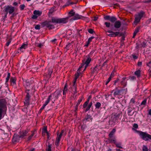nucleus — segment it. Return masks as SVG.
Returning <instances> with one entry per match:
<instances>
[{"mask_svg":"<svg viewBox=\"0 0 151 151\" xmlns=\"http://www.w3.org/2000/svg\"><path fill=\"white\" fill-rule=\"evenodd\" d=\"M147 66L150 67H151V61H150L148 64H147Z\"/></svg>","mask_w":151,"mask_h":151,"instance_id":"64","label":"nucleus"},{"mask_svg":"<svg viewBox=\"0 0 151 151\" xmlns=\"http://www.w3.org/2000/svg\"><path fill=\"white\" fill-rule=\"evenodd\" d=\"M115 132V129H113L109 135V137H114V136H113V135L114 134Z\"/></svg>","mask_w":151,"mask_h":151,"instance_id":"24","label":"nucleus"},{"mask_svg":"<svg viewBox=\"0 0 151 151\" xmlns=\"http://www.w3.org/2000/svg\"><path fill=\"white\" fill-rule=\"evenodd\" d=\"M66 132H65L64 130H62L60 134H59V133L57 134V138L60 139L62 136L63 135L65 136L66 135Z\"/></svg>","mask_w":151,"mask_h":151,"instance_id":"13","label":"nucleus"},{"mask_svg":"<svg viewBox=\"0 0 151 151\" xmlns=\"http://www.w3.org/2000/svg\"><path fill=\"white\" fill-rule=\"evenodd\" d=\"M91 60V58L89 57H88L86 61H83V62L85 64V69H84L83 71H84L85 70L86 68L88 67V64L90 63V62Z\"/></svg>","mask_w":151,"mask_h":151,"instance_id":"9","label":"nucleus"},{"mask_svg":"<svg viewBox=\"0 0 151 151\" xmlns=\"http://www.w3.org/2000/svg\"><path fill=\"white\" fill-rule=\"evenodd\" d=\"M82 17V16H81L80 15L77 14H75L73 16V17L71 19L73 20H75L81 19Z\"/></svg>","mask_w":151,"mask_h":151,"instance_id":"19","label":"nucleus"},{"mask_svg":"<svg viewBox=\"0 0 151 151\" xmlns=\"http://www.w3.org/2000/svg\"><path fill=\"white\" fill-rule=\"evenodd\" d=\"M133 127L136 129H137L138 128V125L137 124L134 123L133 125Z\"/></svg>","mask_w":151,"mask_h":151,"instance_id":"58","label":"nucleus"},{"mask_svg":"<svg viewBox=\"0 0 151 151\" xmlns=\"http://www.w3.org/2000/svg\"><path fill=\"white\" fill-rule=\"evenodd\" d=\"M67 87H68L67 83H66L65 84L63 91H66L67 92V91L68 90Z\"/></svg>","mask_w":151,"mask_h":151,"instance_id":"47","label":"nucleus"},{"mask_svg":"<svg viewBox=\"0 0 151 151\" xmlns=\"http://www.w3.org/2000/svg\"><path fill=\"white\" fill-rule=\"evenodd\" d=\"M127 91V90L125 89L118 90L116 89L114 92L113 94L115 96L117 95H122L123 94H126Z\"/></svg>","mask_w":151,"mask_h":151,"instance_id":"7","label":"nucleus"},{"mask_svg":"<svg viewBox=\"0 0 151 151\" xmlns=\"http://www.w3.org/2000/svg\"><path fill=\"white\" fill-rule=\"evenodd\" d=\"M108 140L110 143H113L115 144L116 142V137L115 136L112 137H109L108 139Z\"/></svg>","mask_w":151,"mask_h":151,"instance_id":"15","label":"nucleus"},{"mask_svg":"<svg viewBox=\"0 0 151 151\" xmlns=\"http://www.w3.org/2000/svg\"><path fill=\"white\" fill-rule=\"evenodd\" d=\"M92 119V117L90 115H88L85 118L84 120H86L87 121H89L90 120Z\"/></svg>","mask_w":151,"mask_h":151,"instance_id":"29","label":"nucleus"},{"mask_svg":"<svg viewBox=\"0 0 151 151\" xmlns=\"http://www.w3.org/2000/svg\"><path fill=\"white\" fill-rule=\"evenodd\" d=\"M60 140V139L56 138L55 142V145L56 146H58Z\"/></svg>","mask_w":151,"mask_h":151,"instance_id":"39","label":"nucleus"},{"mask_svg":"<svg viewBox=\"0 0 151 151\" xmlns=\"http://www.w3.org/2000/svg\"><path fill=\"white\" fill-rule=\"evenodd\" d=\"M42 14V12L40 11L35 10L33 12V14L36 15L38 17L40 16Z\"/></svg>","mask_w":151,"mask_h":151,"instance_id":"23","label":"nucleus"},{"mask_svg":"<svg viewBox=\"0 0 151 151\" xmlns=\"http://www.w3.org/2000/svg\"><path fill=\"white\" fill-rule=\"evenodd\" d=\"M38 17L36 15L34 14V15L32 16V18L33 19H36Z\"/></svg>","mask_w":151,"mask_h":151,"instance_id":"55","label":"nucleus"},{"mask_svg":"<svg viewBox=\"0 0 151 151\" xmlns=\"http://www.w3.org/2000/svg\"><path fill=\"white\" fill-rule=\"evenodd\" d=\"M28 133V131L27 130H25L22 131L20 133V137L22 138L24 137L25 136L27 135Z\"/></svg>","mask_w":151,"mask_h":151,"instance_id":"18","label":"nucleus"},{"mask_svg":"<svg viewBox=\"0 0 151 151\" xmlns=\"http://www.w3.org/2000/svg\"><path fill=\"white\" fill-rule=\"evenodd\" d=\"M53 72L52 70V69L50 68L48 69V74L50 76V77L52 73Z\"/></svg>","mask_w":151,"mask_h":151,"instance_id":"42","label":"nucleus"},{"mask_svg":"<svg viewBox=\"0 0 151 151\" xmlns=\"http://www.w3.org/2000/svg\"><path fill=\"white\" fill-rule=\"evenodd\" d=\"M10 76V74L9 73H8L7 76L6 78V84L8 81Z\"/></svg>","mask_w":151,"mask_h":151,"instance_id":"35","label":"nucleus"},{"mask_svg":"<svg viewBox=\"0 0 151 151\" xmlns=\"http://www.w3.org/2000/svg\"><path fill=\"white\" fill-rule=\"evenodd\" d=\"M51 21L52 23L55 24H59V18L52 17V18Z\"/></svg>","mask_w":151,"mask_h":151,"instance_id":"17","label":"nucleus"},{"mask_svg":"<svg viewBox=\"0 0 151 151\" xmlns=\"http://www.w3.org/2000/svg\"><path fill=\"white\" fill-rule=\"evenodd\" d=\"M101 105V104L99 102H97L95 104V106L96 109H99Z\"/></svg>","mask_w":151,"mask_h":151,"instance_id":"30","label":"nucleus"},{"mask_svg":"<svg viewBox=\"0 0 151 151\" xmlns=\"http://www.w3.org/2000/svg\"><path fill=\"white\" fill-rule=\"evenodd\" d=\"M147 101V99H145L144 100H143L141 103L140 104L141 105H144L145 106L146 103Z\"/></svg>","mask_w":151,"mask_h":151,"instance_id":"34","label":"nucleus"},{"mask_svg":"<svg viewBox=\"0 0 151 151\" xmlns=\"http://www.w3.org/2000/svg\"><path fill=\"white\" fill-rule=\"evenodd\" d=\"M79 72H77L76 74H75V80L73 81V87L75 89H76V87L75 86V83L76 82V80L79 77Z\"/></svg>","mask_w":151,"mask_h":151,"instance_id":"16","label":"nucleus"},{"mask_svg":"<svg viewBox=\"0 0 151 151\" xmlns=\"http://www.w3.org/2000/svg\"><path fill=\"white\" fill-rule=\"evenodd\" d=\"M142 47H145L146 46V43L145 42H143L141 44Z\"/></svg>","mask_w":151,"mask_h":151,"instance_id":"57","label":"nucleus"},{"mask_svg":"<svg viewBox=\"0 0 151 151\" xmlns=\"http://www.w3.org/2000/svg\"><path fill=\"white\" fill-rule=\"evenodd\" d=\"M121 25V22L119 20L116 21L114 23V26L116 29L119 28Z\"/></svg>","mask_w":151,"mask_h":151,"instance_id":"11","label":"nucleus"},{"mask_svg":"<svg viewBox=\"0 0 151 151\" xmlns=\"http://www.w3.org/2000/svg\"><path fill=\"white\" fill-rule=\"evenodd\" d=\"M98 69L97 68V66H95L93 69V73H98Z\"/></svg>","mask_w":151,"mask_h":151,"instance_id":"38","label":"nucleus"},{"mask_svg":"<svg viewBox=\"0 0 151 151\" xmlns=\"http://www.w3.org/2000/svg\"><path fill=\"white\" fill-rule=\"evenodd\" d=\"M52 144L49 143L46 149V151H52Z\"/></svg>","mask_w":151,"mask_h":151,"instance_id":"27","label":"nucleus"},{"mask_svg":"<svg viewBox=\"0 0 151 151\" xmlns=\"http://www.w3.org/2000/svg\"><path fill=\"white\" fill-rule=\"evenodd\" d=\"M4 8L3 12L6 13V14H12L13 16L14 15V12L15 10V8L14 6L8 5L5 6Z\"/></svg>","mask_w":151,"mask_h":151,"instance_id":"3","label":"nucleus"},{"mask_svg":"<svg viewBox=\"0 0 151 151\" xmlns=\"http://www.w3.org/2000/svg\"><path fill=\"white\" fill-rule=\"evenodd\" d=\"M91 98V95L89 96L88 97V98L86 101L89 103V102Z\"/></svg>","mask_w":151,"mask_h":151,"instance_id":"62","label":"nucleus"},{"mask_svg":"<svg viewBox=\"0 0 151 151\" xmlns=\"http://www.w3.org/2000/svg\"><path fill=\"white\" fill-rule=\"evenodd\" d=\"M29 99H26L25 102V104H26V105H27L29 104Z\"/></svg>","mask_w":151,"mask_h":151,"instance_id":"60","label":"nucleus"},{"mask_svg":"<svg viewBox=\"0 0 151 151\" xmlns=\"http://www.w3.org/2000/svg\"><path fill=\"white\" fill-rule=\"evenodd\" d=\"M13 5L15 6H18V4L16 2H14L13 4Z\"/></svg>","mask_w":151,"mask_h":151,"instance_id":"63","label":"nucleus"},{"mask_svg":"<svg viewBox=\"0 0 151 151\" xmlns=\"http://www.w3.org/2000/svg\"><path fill=\"white\" fill-rule=\"evenodd\" d=\"M29 91V89H27L26 91H27V94L26 96V99H29L30 96H29V93H28V92Z\"/></svg>","mask_w":151,"mask_h":151,"instance_id":"41","label":"nucleus"},{"mask_svg":"<svg viewBox=\"0 0 151 151\" xmlns=\"http://www.w3.org/2000/svg\"><path fill=\"white\" fill-rule=\"evenodd\" d=\"M23 84L24 86L27 88H29L30 85V83L29 80H26L23 81Z\"/></svg>","mask_w":151,"mask_h":151,"instance_id":"14","label":"nucleus"},{"mask_svg":"<svg viewBox=\"0 0 151 151\" xmlns=\"http://www.w3.org/2000/svg\"><path fill=\"white\" fill-rule=\"evenodd\" d=\"M130 102L132 104H134L135 102V99L134 98H132L131 99L130 101Z\"/></svg>","mask_w":151,"mask_h":151,"instance_id":"61","label":"nucleus"},{"mask_svg":"<svg viewBox=\"0 0 151 151\" xmlns=\"http://www.w3.org/2000/svg\"><path fill=\"white\" fill-rule=\"evenodd\" d=\"M126 77H123L122 78V80L121 82V84L124 86H125L127 85V80H126Z\"/></svg>","mask_w":151,"mask_h":151,"instance_id":"21","label":"nucleus"},{"mask_svg":"<svg viewBox=\"0 0 151 151\" xmlns=\"http://www.w3.org/2000/svg\"><path fill=\"white\" fill-rule=\"evenodd\" d=\"M132 56L134 59H136L138 58V56L134 55H132Z\"/></svg>","mask_w":151,"mask_h":151,"instance_id":"56","label":"nucleus"},{"mask_svg":"<svg viewBox=\"0 0 151 151\" xmlns=\"http://www.w3.org/2000/svg\"><path fill=\"white\" fill-rule=\"evenodd\" d=\"M88 31L89 33L91 34H93V33L95 32L92 29H88Z\"/></svg>","mask_w":151,"mask_h":151,"instance_id":"45","label":"nucleus"},{"mask_svg":"<svg viewBox=\"0 0 151 151\" xmlns=\"http://www.w3.org/2000/svg\"><path fill=\"white\" fill-rule=\"evenodd\" d=\"M112 30H108L106 32V34L107 35L110 37H114L117 36L120 37L122 35V34L120 32H114L113 31H116L115 29H112Z\"/></svg>","mask_w":151,"mask_h":151,"instance_id":"4","label":"nucleus"},{"mask_svg":"<svg viewBox=\"0 0 151 151\" xmlns=\"http://www.w3.org/2000/svg\"><path fill=\"white\" fill-rule=\"evenodd\" d=\"M131 111H132V110H128L127 113H128L129 115L130 116H132L133 114L134 113V112H133V113L132 114H130V113Z\"/></svg>","mask_w":151,"mask_h":151,"instance_id":"54","label":"nucleus"},{"mask_svg":"<svg viewBox=\"0 0 151 151\" xmlns=\"http://www.w3.org/2000/svg\"><path fill=\"white\" fill-rule=\"evenodd\" d=\"M69 14L70 15V17L73 16L75 14V12H73V10H71L69 12Z\"/></svg>","mask_w":151,"mask_h":151,"instance_id":"36","label":"nucleus"},{"mask_svg":"<svg viewBox=\"0 0 151 151\" xmlns=\"http://www.w3.org/2000/svg\"><path fill=\"white\" fill-rule=\"evenodd\" d=\"M35 29H36L39 30L40 29V26L39 24L37 25L35 27Z\"/></svg>","mask_w":151,"mask_h":151,"instance_id":"52","label":"nucleus"},{"mask_svg":"<svg viewBox=\"0 0 151 151\" xmlns=\"http://www.w3.org/2000/svg\"><path fill=\"white\" fill-rule=\"evenodd\" d=\"M27 47V45L26 44H23L19 48V50L22 52H23L24 50Z\"/></svg>","mask_w":151,"mask_h":151,"instance_id":"20","label":"nucleus"},{"mask_svg":"<svg viewBox=\"0 0 151 151\" xmlns=\"http://www.w3.org/2000/svg\"><path fill=\"white\" fill-rule=\"evenodd\" d=\"M94 38V37H91L89 38L88 41H89L90 42H91V41Z\"/></svg>","mask_w":151,"mask_h":151,"instance_id":"59","label":"nucleus"},{"mask_svg":"<svg viewBox=\"0 0 151 151\" xmlns=\"http://www.w3.org/2000/svg\"><path fill=\"white\" fill-rule=\"evenodd\" d=\"M52 97V95H49L47 99V100L45 101V103L42 106H44L45 107V106L48 104V103L49 102L50 100V99Z\"/></svg>","mask_w":151,"mask_h":151,"instance_id":"22","label":"nucleus"},{"mask_svg":"<svg viewBox=\"0 0 151 151\" xmlns=\"http://www.w3.org/2000/svg\"><path fill=\"white\" fill-rule=\"evenodd\" d=\"M83 99V97L82 96H81V97H80L78 101V102H77L76 105L78 106L79 105V104H80L82 100Z\"/></svg>","mask_w":151,"mask_h":151,"instance_id":"40","label":"nucleus"},{"mask_svg":"<svg viewBox=\"0 0 151 151\" xmlns=\"http://www.w3.org/2000/svg\"><path fill=\"white\" fill-rule=\"evenodd\" d=\"M92 105V102H91L90 103V104L88 105L87 106V107L86 109V111H87L89 110L91 106Z\"/></svg>","mask_w":151,"mask_h":151,"instance_id":"37","label":"nucleus"},{"mask_svg":"<svg viewBox=\"0 0 151 151\" xmlns=\"http://www.w3.org/2000/svg\"><path fill=\"white\" fill-rule=\"evenodd\" d=\"M6 103L4 99H0V120L2 118V114L6 110Z\"/></svg>","mask_w":151,"mask_h":151,"instance_id":"2","label":"nucleus"},{"mask_svg":"<svg viewBox=\"0 0 151 151\" xmlns=\"http://www.w3.org/2000/svg\"><path fill=\"white\" fill-rule=\"evenodd\" d=\"M139 29L138 28H136L134 32V35H136L137 33L139 32Z\"/></svg>","mask_w":151,"mask_h":151,"instance_id":"51","label":"nucleus"},{"mask_svg":"<svg viewBox=\"0 0 151 151\" xmlns=\"http://www.w3.org/2000/svg\"><path fill=\"white\" fill-rule=\"evenodd\" d=\"M25 6V5L24 4L20 5L19 6L20 10H23L24 9Z\"/></svg>","mask_w":151,"mask_h":151,"instance_id":"46","label":"nucleus"},{"mask_svg":"<svg viewBox=\"0 0 151 151\" xmlns=\"http://www.w3.org/2000/svg\"><path fill=\"white\" fill-rule=\"evenodd\" d=\"M35 131H34L33 133H32V134L29 136L28 138V140H30L31 139L32 137L35 134Z\"/></svg>","mask_w":151,"mask_h":151,"instance_id":"44","label":"nucleus"},{"mask_svg":"<svg viewBox=\"0 0 151 151\" xmlns=\"http://www.w3.org/2000/svg\"><path fill=\"white\" fill-rule=\"evenodd\" d=\"M42 132H45L46 134H48L47 127H45L42 129Z\"/></svg>","mask_w":151,"mask_h":151,"instance_id":"49","label":"nucleus"},{"mask_svg":"<svg viewBox=\"0 0 151 151\" xmlns=\"http://www.w3.org/2000/svg\"><path fill=\"white\" fill-rule=\"evenodd\" d=\"M72 43H69L68 44L66 45L65 48L67 49H69V48H70L72 46Z\"/></svg>","mask_w":151,"mask_h":151,"instance_id":"32","label":"nucleus"},{"mask_svg":"<svg viewBox=\"0 0 151 151\" xmlns=\"http://www.w3.org/2000/svg\"><path fill=\"white\" fill-rule=\"evenodd\" d=\"M142 151H148V149L147 146L144 145L142 147Z\"/></svg>","mask_w":151,"mask_h":151,"instance_id":"33","label":"nucleus"},{"mask_svg":"<svg viewBox=\"0 0 151 151\" xmlns=\"http://www.w3.org/2000/svg\"><path fill=\"white\" fill-rule=\"evenodd\" d=\"M68 17L63 18H59V24H65L68 21Z\"/></svg>","mask_w":151,"mask_h":151,"instance_id":"12","label":"nucleus"},{"mask_svg":"<svg viewBox=\"0 0 151 151\" xmlns=\"http://www.w3.org/2000/svg\"><path fill=\"white\" fill-rule=\"evenodd\" d=\"M52 23L51 21H45L43 22V25L49 29H51L55 28L54 26Z\"/></svg>","mask_w":151,"mask_h":151,"instance_id":"6","label":"nucleus"},{"mask_svg":"<svg viewBox=\"0 0 151 151\" xmlns=\"http://www.w3.org/2000/svg\"><path fill=\"white\" fill-rule=\"evenodd\" d=\"M111 79V77L110 76L108 78V79L107 81H106V85H107V84L109 83L110 82Z\"/></svg>","mask_w":151,"mask_h":151,"instance_id":"48","label":"nucleus"},{"mask_svg":"<svg viewBox=\"0 0 151 151\" xmlns=\"http://www.w3.org/2000/svg\"><path fill=\"white\" fill-rule=\"evenodd\" d=\"M115 144L116 145V147H117L119 148H122L123 147L121 146V143H117L116 142V143H115Z\"/></svg>","mask_w":151,"mask_h":151,"instance_id":"31","label":"nucleus"},{"mask_svg":"<svg viewBox=\"0 0 151 151\" xmlns=\"http://www.w3.org/2000/svg\"><path fill=\"white\" fill-rule=\"evenodd\" d=\"M85 65L83 62L81 64V65L79 66V67L77 70V72H80V71L81 70V69L83 68H84L85 67Z\"/></svg>","mask_w":151,"mask_h":151,"instance_id":"25","label":"nucleus"},{"mask_svg":"<svg viewBox=\"0 0 151 151\" xmlns=\"http://www.w3.org/2000/svg\"><path fill=\"white\" fill-rule=\"evenodd\" d=\"M10 82L14 84H16V78H11L10 80Z\"/></svg>","mask_w":151,"mask_h":151,"instance_id":"28","label":"nucleus"},{"mask_svg":"<svg viewBox=\"0 0 151 151\" xmlns=\"http://www.w3.org/2000/svg\"><path fill=\"white\" fill-rule=\"evenodd\" d=\"M104 19L106 20H109L111 22L114 23L115 22L117 18L114 16H110L109 15H106L104 17Z\"/></svg>","mask_w":151,"mask_h":151,"instance_id":"8","label":"nucleus"},{"mask_svg":"<svg viewBox=\"0 0 151 151\" xmlns=\"http://www.w3.org/2000/svg\"><path fill=\"white\" fill-rule=\"evenodd\" d=\"M144 14V12L143 11H141L139 14L136 15L134 23L135 24L139 22Z\"/></svg>","mask_w":151,"mask_h":151,"instance_id":"5","label":"nucleus"},{"mask_svg":"<svg viewBox=\"0 0 151 151\" xmlns=\"http://www.w3.org/2000/svg\"><path fill=\"white\" fill-rule=\"evenodd\" d=\"M134 73L138 78L139 77L141 76V71L140 70H138L135 71Z\"/></svg>","mask_w":151,"mask_h":151,"instance_id":"26","label":"nucleus"},{"mask_svg":"<svg viewBox=\"0 0 151 151\" xmlns=\"http://www.w3.org/2000/svg\"><path fill=\"white\" fill-rule=\"evenodd\" d=\"M105 25L107 27H110L111 24L109 22H106L104 23Z\"/></svg>","mask_w":151,"mask_h":151,"instance_id":"43","label":"nucleus"},{"mask_svg":"<svg viewBox=\"0 0 151 151\" xmlns=\"http://www.w3.org/2000/svg\"><path fill=\"white\" fill-rule=\"evenodd\" d=\"M132 129H134L139 134L140 137L143 140L145 141H147L149 140H151V135L149 134L147 132L137 130L135 129L134 128H132Z\"/></svg>","mask_w":151,"mask_h":151,"instance_id":"1","label":"nucleus"},{"mask_svg":"<svg viewBox=\"0 0 151 151\" xmlns=\"http://www.w3.org/2000/svg\"><path fill=\"white\" fill-rule=\"evenodd\" d=\"M12 140L13 142H17L18 140L16 137H14L12 138Z\"/></svg>","mask_w":151,"mask_h":151,"instance_id":"53","label":"nucleus"},{"mask_svg":"<svg viewBox=\"0 0 151 151\" xmlns=\"http://www.w3.org/2000/svg\"><path fill=\"white\" fill-rule=\"evenodd\" d=\"M88 102L87 101H86L84 104L83 105V107L84 108H85L86 107V106H87V105L88 104Z\"/></svg>","mask_w":151,"mask_h":151,"instance_id":"50","label":"nucleus"},{"mask_svg":"<svg viewBox=\"0 0 151 151\" xmlns=\"http://www.w3.org/2000/svg\"><path fill=\"white\" fill-rule=\"evenodd\" d=\"M61 91L57 90L54 93L53 97L55 99H58L59 97L61 95Z\"/></svg>","mask_w":151,"mask_h":151,"instance_id":"10","label":"nucleus"}]
</instances>
